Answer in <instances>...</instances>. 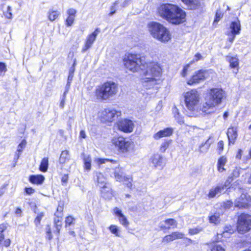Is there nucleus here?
I'll return each instance as SVG.
<instances>
[{
    "instance_id": "47",
    "label": "nucleus",
    "mask_w": 251,
    "mask_h": 251,
    "mask_svg": "<svg viewBox=\"0 0 251 251\" xmlns=\"http://www.w3.org/2000/svg\"><path fill=\"white\" fill-rule=\"evenodd\" d=\"M165 223L170 226H176L177 223L176 221L174 219H168L165 221Z\"/></svg>"
},
{
    "instance_id": "32",
    "label": "nucleus",
    "mask_w": 251,
    "mask_h": 251,
    "mask_svg": "<svg viewBox=\"0 0 251 251\" xmlns=\"http://www.w3.org/2000/svg\"><path fill=\"white\" fill-rule=\"evenodd\" d=\"M44 215L45 214L43 212H40L37 214L34 221V223L36 227H38L40 225L41 221Z\"/></svg>"
},
{
    "instance_id": "63",
    "label": "nucleus",
    "mask_w": 251,
    "mask_h": 251,
    "mask_svg": "<svg viewBox=\"0 0 251 251\" xmlns=\"http://www.w3.org/2000/svg\"><path fill=\"white\" fill-rule=\"evenodd\" d=\"M54 226L56 228V231L57 233L58 234H59L60 233V231L61 228L62 226L58 224L57 225H54Z\"/></svg>"
},
{
    "instance_id": "22",
    "label": "nucleus",
    "mask_w": 251,
    "mask_h": 251,
    "mask_svg": "<svg viewBox=\"0 0 251 251\" xmlns=\"http://www.w3.org/2000/svg\"><path fill=\"white\" fill-rule=\"evenodd\" d=\"M224 191L223 187L219 184L215 186H213L209 190L208 197L209 198H213L215 197L219 196Z\"/></svg>"
},
{
    "instance_id": "44",
    "label": "nucleus",
    "mask_w": 251,
    "mask_h": 251,
    "mask_svg": "<svg viewBox=\"0 0 251 251\" xmlns=\"http://www.w3.org/2000/svg\"><path fill=\"white\" fill-rule=\"evenodd\" d=\"M7 71L5 64L4 63L0 62V75L3 76Z\"/></svg>"
},
{
    "instance_id": "62",
    "label": "nucleus",
    "mask_w": 251,
    "mask_h": 251,
    "mask_svg": "<svg viewBox=\"0 0 251 251\" xmlns=\"http://www.w3.org/2000/svg\"><path fill=\"white\" fill-rule=\"evenodd\" d=\"M202 59V57L200 53H197L195 55V60L196 61H198V60Z\"/></svg>"
},
{
    "instance_id": "7",
    "label": "nucleus",
    "mask_w": 251,
    "mask_h": 251,
    "mask_svg": "<svg viewBox=\"0 0 251 251\" xmlns=\"http://www.w3.org/2000/svg\"><path fill=\"white\" fill-rule=\"evenodd\" d=\"M126 67L133 72H138L145 69L144 58L139 54H129L127 58L124 59Z\"/></svg>"
},
{
    "instance_id": "10",
    "label": "nucleus",
    "mask_w": 251,
    "mask_h": 251,
    "mask_svg": "<svg viewBox=\"0 0 251 251\" xmlns=\"http://www.w3.org/2000/svg\"><path fill=\"white\" fill-rule=\"evenodd\" d=\"M113 143L115 146L119 148L122 152L129 151L132 149L133 146V142L127 140L123 137H119L113 140Z\"/></svg>"
},
{
    "instance_id": "19",
    "label": "nucleus",
    "mask_w": 251,
    "mask_h": 251,
    "mask_svg": "<svg viewBox=\"0 0 251 251\" xmlns=\"http://www.w3.org/2000/svg\"><path fill=\"white\" fill-rule=\"evenodd\" d=\"M227 136L228 139L229 143L234 144L238 137L237 129L236 127H229L227 131Z\"/></svg>"
},
{
    "instance_id": "40",
    "label": "nucleus",
    "mask_w": 251,
    "mask_h": 251,
    "mask_svg": "<svg viewBox=\"0 0 251 251\" xmlns=\"http://www.w3.org/2000/svg\"><path fill=\"white\" fill-rule=\"evenodd\" d=\"M12 10L10 6H8L6 8V10L3 12L4 15L7 18L11 19L12 17V14L11 13Z\"/></svg>"
},
{
    "instance_id": "6",
    "label": "nucleus",
    "mask_w": 251,
    "mask_h": 251,
    "mask_svg": "<svg viewBox=\"0 0 251 251\" xmlns=\"http://www.w3.org/2000/svg\"><path fill=\"white\" fill-rule=\"evenodd\" d=\"M149 30L154 37L162 42H168L171 39V35L169 30L162 25L152 22L149 24Z\"/></svg>"
},
{
    "instance_id": "33",
    "label": "nucleus",
    "mask_w": 251,
    "mask_h": 251,
    "mask_svg": "<svg viewBox=\"0 0 251 251\" xmlns=\"http://www.w3.org/2000/svg\"><path fill=\"white\" fill-rule=\"evenodd\" d=\"M60 13L57 11H50L49 12V19L50 21H54L59 15Z\"/></svg>"
},
{
    "instance_id": "60",
    "label": "nucleus",
    "mask_w": 251,
    "mask_h": 251,
    "mask_svg": "<svg viewBox=\"0 0 251 251\" xmlns=\"http://www.w3.org/2000/svg\"><path fill=\"white\" fill-rule=\"evenodd\" d=\"M11 243V241L9 239H7L5 240H4L3 242V246L7 247L10 246Z\"/></svg>"
},
{
    "instance_id": "25",
    "label": "nucleus",
    "mask_w": 251,
    "mask_h": 251,
    "mask_svg": "<svg viewBox=\"0 0 251 251\" xmlns=\"http://www.w3.org/2000/svg\"><path fill=\"white\" fill-rule=\"evenodd\" d=\"M49 166V160L48 158L44 157L42 159L39 169L41 171L43 172H46L48 170Z\"/></svg>"
},
{
    "instance_id": "27",
    "label": "nucleus",
    "mask_w": 251,
    "mask_h": 251,
    "mask_svg": "<svg viewBox=\"0 0 251 251\" xmlns=\"http://www.w3.org/2000/svg\"><path fill=\"white\" fill-rule=\"evenodd\" d=\"M123 170L121 169L118 168L115 170L114 176L117 181H121L123 180Z\"/></svg>"
},
{
    "instance_id": "34",
    "label": "nucleus",
    "mask_w": 251,
    "mask_h": 251,
    "mask_svg": "<svg viewBox=\"0 0 251 251\" xmlns=\"http://www.w3.org/2000/svg\"><path fill=\"white\" fill-rule=\"evenodd\" d=\"M109 229L111 232L113 234L115 235L116 236L120 237V235L119 233V229L118 227L115 225H111Z\"/></svg>"
},
{
    "instance_id": "15",
    "label": "nucleus",
    "mask_w": 251,
    "mask_h": 251,
    "mask_svg": "<svg viewBox=\"0 0 251 251\" xmlns=\"http://www.w3.org/2000/svg\"><path fill=\"white\" fill-rule=\"evenodd\" d=\"M251 201V200L249 196L242 194L235 201L234 205L239 208H247L250 205Z\"/></svg>"
},
{
    "instance_id": "2",
    "label": "nucleus",
    "mask_w": 251,
    "mask_h": 251,
    "mask_svg": "<svg viewBox=\"0 0 251 251\" xmlns=\"http://www.w3.org/2000/svg\"><path fill=\"white\" fill-rule=\"evenodd\" d=\"M226 98L225 91L221 88H212L208 93L204 102L200 108V111L208 114L214 113L216 110V106L222 103Z\"/></svg>"
},
{
    "instance_id": "24",
    "label": "nucleus",
    "mask_w": 251,
    "mask_h": 251,
    "mask_svg": "<svg viewBox=\"0 0 251 251\" xmlns=\"http://www.w3.org/2000/svg\"><path fill=\"white\" fill-rule=\"evenodd\" d=\"M45 177L42 175H32L29 176V181L37 185L42 184L44 181Z\"/></svg>"
},
{
    "instance_id": "14",
    "label": "nucleus",
    "mask_w": 251,
    "mask_h": 251,
    "mask_svg": "<svg viewBox=\"0 0 251 251\" xmlns=\"http://www.w3.org/2000/svg\"><path fill=\"white\" fill-rule=\"evenodd\" d=\"M118 126L121 131L129 133L133 131L134 125L131 120L125 119L120 121L118 123Z\"/></svg>"
},
{
    "instance_id": "39",
    "label": "nucleus",
    "mask_w": 251,
    "mask_h": 251,
    "mask_svg": "<svg viewBox=\"0 0 251 251\" xmlns=\"http://www.w3.org/2000/svg\"><path fill=\"white\" fill-rule=\"evenodd\" d=\"M210 144L209 143V139H208L204 144H202L200 146V151L201 152L206 151L210 146Z\"/></svg>"
},
{
    "instance_id": "48",
    "label": "nucleus",
    "mask_w": 251,
    "mask_h": 251,
    "mask_svg": "<svg viewBox=\"0 0 251 251\" xmlns=\"http://www.w3.org/2000/svg\"><path fill=\"white\" fill-rule=\"evenodd\" d=\"M118 4V2L117 1H116L113 3V5H112L111 6V7H110L111 12L109 14V16H111L115 13L116 11V6Z\"/></svg>"
},
{
    "instance_id": "57",
    "label": "nucleus",
    "mask_w": 251,
    "mask_h": 251,
    "mask_svg": "<svg viewBox=\"0 0 251 251\" xmlns=\"http://www.w3.org/2000/svg\"><path fill=\"white\" fill-rule=\"evenodd\" d=\"M7 228V224H1L0 225V233H2L4 231H5Z\"/></svg>"
},
{
    "instance_id": "43",
    "label": "nucleus",
    "mask_w": 251,
    "mask_h": 251,
    "mask_svg": "<svg viewBox=\"0 0 251 251\" xmlns=\"http://www.w3.org/2000/svg\"><path fill=\"white\" fill-rule=\"evenodd\" d=\"M211 251H225V250L221 245L215 244L212 246Z\"/></svg>"
},
{
    "instance_id": "61",
    "label": "nucleus",
    "mask_w": 251,
    "mask_h": 251,
    "mask_svg": "<svg viewBox=\"0 0 251 251\" xmlns=\"http://www.w3.org/2000/svg\"><path fill=\"white\" fill-rule=\"evenodd\" d=\"M218 146L220 150L223 151L224 149V142L223 141H220L218 143Z\"/></svg>"
},
{
    "instance_id": "36",
    "label": "nucleus",
    "mask_w": 251,
    "mask_h": 251,
    "mask_svg": "<svg viewBox=\"0 0 251 251\" xmlns=\"http://www.w3.org/2000/svg\"><path fill=\"white\" fill-rule=\"evenodd\" d=\"M203 230L202 227L201 226H197L195 228H190L189 230V233L190 235H195L198 234Z\"/></svg>"
},
{
    "instance_id": "52",
    "label": "nucleus",
    "mask_w": 251,
    "mask_h": 251,
    "mask_svg": "<svg viewBox=\"0 0 251 251\" xmlns=\"http://www.w3.org/2000/svg\"><path fill=\"white\" fill-rule=\"evenodd\" d=\"M74 21V17L73 16H69L66 20V25L68 26L72 25L73 24Z\"/></svg>"
},
{
    "instance_id": "49",
    "label": "nucleus",
    "mask_w": 251,
    "mask_h": 251,
    "mask_svg": "<svg viewBox=\"0 0 251 251\" xmlns=\"http://www.w3.org/2000/svg\"><path fill=\"white\" fill-rule=\"evenodd\" d=\"M46 237L50 240L52 238L51 229L49 225H48L46 227Z\"/></svg>"
},
{
    "instance_id": "38",
    "label": "nucleus",
    "mask_w": 251,
    "mask_h": 251,
    "mask_svg": "<svg viewBox=\"0 0 251 251\" xmlns=\"http://www.w3.org/2000/svg\"><path fill=\"white\" fill-rule=\"evenodd\" d=\"M223 13L220 9H218L216 11L215 18L214 21V24L217 23L223 17Z\"/></svg>"
},
{
    "instance_id": "23",
    "label": "nucleus",
    "mask_w": 251,
    "mask_h": 251,
    "mask_svg": "<svg viewBox=\"0 0 251 251\" xmlns=\"http://www.w3.org/2000/svg\"><path fill=\"white\" fill-rule=\"evenodd\" d=\"M181 1L191 10L198 9L201 6L200 0H181Z\"/></svg>"
},
{
    "instance_id": "8",
    "label": "nucleus",
    "mask_w": 251,
    "mask_h": 251,
    "mask_svg": "<svg viewBox=\"0 0 251 251\" xmlns=\"http://www.w3.org/2000/svg\"><path fill=\"white\" fill-rule=\"evenodd\" d=\"M237 230L242 234L251 229V216L245 213L241 214L238 218Z\"/></svg>"
},
{
    "instance_id": "18",
    "label": "nucleus",
    "mask_w": 251,
    "mask_h": 251,
    "mask_svg": "<svg viewBox=\"0 0 251 251\" xmlns=\"http://www.w3.org/2000/svg\"><path fill=\"white\" fill-rule=\"evenodd\" d=\"M184 234L180 232H174L170 235L165 236L162 239V243L166 244L177 239H182Z\"/></svg>"
},
{
    "instance_id": "16",
    "label": "nucleus",
    "mask_w": 251,
    "mask_h": 251,
    "mask_svg": "<svg viewBox=\"0 0 251 251\" xmlns=\"http://www.w3.org/2000/svg\"><path fill=\"white\" fill-rule=\"evenodd\" d=\"M100 32V29L97 28L92 33L88 36L86 41L85 43V45L82 49V52H85L92 47L93 44L96 39L98 33Z\"/></svg>"
},
{
    "instance_id": "55",
    "label": "nucleus",
    "mask_w": 251,
    "mask_h": 251,
    "mask_svg": "<svg viewBox=\"0 0 251 251\" xmlns=\"http://www.w3.org/2000/svg\"><path fill=\"white\" fill-rule=\"evenodd\" d=\"M25 192L27 195H30L35 192V190L31 187L25 188Z\"/></svg>"
},
{
    "instance_id": "1",
    "label": "nucleus",
    "mask_w": 251,
    "mask_h": 251,
    "mask_svg": "<svg viewBox=\"0 0 251 251\" xmlns=\"http://www.w3.org/2000/svg\"><path fill=\"white\" fill-rule=\"evenodd\" d=\"M159 15L169 23L178 25L184 21L186 13L178 6L171 3L160 5L157 9Z\"/></svg>"
},
{
    "instance_id": "12",
    "label": "nucleus",
    "mask_w": 251,
    "mask_h": 251,
    "mask_svg": "<svg viewBox=\"0 0 251 251\" xmlns=\"http://www.w3.org/2000/svg\"><path fill=\"white\" fill-rule=\"evenodd\" d=\"M95 176L96 177V179L98 182V185L101 188V192L103 194V197H105L104 195L105 192H107L109 194L111 195V189L108 188L106 186V179L104 176L100 173L97 172L96 173Z\"/></svg>"
},
{
    "instance_id": "58",
    "label": "nucleus",
    "mask_w": 251,
    "mask_h": 251,
    "mask_svg": "<svg viewBox=\"0 0 251 251\" xmlns=\"http://www.w3.org/2000/svg\"><path fill=\"white\" fill-rule=\"evenodd\" d=\"M67 13L70 16L74 17L76 13V10L73 8H70L67 11Z\"/></svg>"
},
{
    "instance_id": "5",
    "label": "nucleus",
    "mask_w": 251,
    "mask_h": 251,
    "mask_svg": "<svg viewBox=\"0 0 251 251\" xmlns=\"http://www.w3.org/2000/svg\"><path fill=\"white\" fill-rule=\"evenodd\" d=\"M186 106L190 111L187 113L189 117H195L198 115V104L200 102V95L198 91L192 89L184 94Z\"/></svg>"
},
{
    "instance_id": "20",
    "label": "nucleus",
    "mask_w": 251,
    "mask_h": 251,
    "mask_svg": "<svg viewBox=\"0 0 251 251\" xmlns=\"http://www.w3.org/2000/svg\"><path fill=\"white\" fill-rule=\"evenodd\" d=\"M173 132V129L171 127H168L161 130L154 134L153 137L155 140L159 139L162 137H167L171 135Z\"/></svg>"
},
{
    "instance_id": "3",
    "label": "nucleus",
    "mask_w": 251,
    "mask_h": 251,
    "mask_svg": "<svg viewBox=\"0 0 251 251\" xmlns=\"http://www.w3.org/2000/svg\"><path fill=\"white\" fill-rule=\"evenodd\" d=\"M145 69L143 73L145 78L143 79L144 82L150 83L151 85H154L157 83V81L161 75L162 69L157 62H150L146 63L145 62Z\"/></svg>"
},
{
    "instance_id": "30",
    "label": "nucleus",
    "mask_w": 251,
    "mask_h": 251,
    "mask_svg": "<svg viewBox=\"0 0 251 251\" xmlns=\"http://www.w3.org/2000/svg\"><path fill=\"white\" fill-rule=\"evenodd\" d=\"M230 63V66L232 68H235L238 66V59L236 57H227Z\"/></svg>"
},
{
    "instance_id": "35",
    "label": "nucleus",
    "mask_w": 251,
    "mask_h": 251,
    "mask_svg": "<svg viewBox=\"0 0 251 251\" xmlns=\"http://www.w3.org/2000/svg\"><path fill=\"white\" fill-rule=\"evenodd\" d=\"M233 202L231 201H226L223 202L221 204V206L223 207L225 210H227L230 209L233 206Z\"/></svg>"
},
{
    "instance_id": "50",
    "label": "nucleus",
    "mask_w": 251,
    "mask_h": 251,
    "mask_svg": "<svg viewBox=\"0 0 251 251\" xmlns=\"http://www.w3.org/2000/svg\"><path fill=\"white\" fill-rule=\"evenodd\" d=\"M174 117L175 118L176 120L180 125H181L182 124L184 123L183 117L179 115V113H177V114H175Z\"/></svg>"
},
{
    "instance_id": "37",
    "label": "nucleus",
    "mask_w": 251,
    "mask_h": 251,
    "mask_svg": "<svg viewBox=\"0 0 251 251\" xmlns=\"http://www.w3.org/2000/svg\"><path fill=\"white\" fill-rule=\"evenodd\" d=\"M171 142V140H166L163 142L160 146V151L162 152H165L166 149L169 147Z\"/></svg>"
},
{
    "instance_id": "31",
    "label": "nucleus",
    "mask_w": 251,
    "mask_h": 251,
    "mask_svg": "<svg viewBox=\"0 0 251 251\" xmlns=\"http://www.w3.org/2000/svg\"><path fill=\"white\" fill-rule=\"evenodd\" d=\"M54 216L55 217L54 219V225H60L62 226V219L63 214L61 213H55Z\"/></svg>"
},
{
    "instance_id": "56",
    "label": "nucleus",
    "mask_w": 251,
    "mask_h": 251,
    "mask_svg": "<svg viewBox=\"0 0 251 251\" xmlns=\"http://www.w3.org/2000/svg\"><path fill=\"white\" fill-rule=\"evenodd\" d=\"M189 67H190L189 64H187L186 65H185L184 67L182 72V73H181L182 76H183V77L185 76V75H186L187 70H188V68H189Z\"/></svg>"
},
{
    "instance_id": "29",
    "label": "nucleus",
    "mask_w": 251,
    "mask_h": 251,
    "mask_svg": "<svg viewBox=\"0 0 251 251\" xmlns=\"http://www.w3.org/2000/svg\"><path fill=\"white\" fill-rule=\"evenodd\" d=\"M83 161L84 163V167L86 170L89 171L91 167V159L89 155L84 156Z\"/></svg>"
},
{
    "instance_id": "28",
    "label": "nucleus",
    "mask_w": 251,
    "mask_h": 251,
    "mask_svg": "<svg viewBox=\"0 0 251 251\" xmlns=\"http://www.w3.org/2000/svg\"><path fill=\"white\" fill-rule=\"evenodd\" d=\"M69 152L65 150L62 151L59 158V162L61 164L65 163L67 161L69 160Z\"/></svg>"
},
{
    "instance_id": "13",
    "label": "nucleus",
    "mask_w": 251,
    "mask_h": 251,
    "mask_svg": "<svg viewBox=\"0 0 251 251\" xmlns=\"http://www.w3.org/2000/svg\"><path fill=\"white\" fill-rule=\"evenodd\" d=\"M207 72L204 70H199L195 73L192 77L187 81V84L190 85L198 84L205 79Z\"/></svg>"
},
{
    "instance_id": "46",
    "label": "nucleus",
    "mask_w": 251,
    "mask_h": 251,
    "mask_svg": "<svg viewBox=\"0 0 251 251\" xmlns=\"http://www.w3.org/2000/svg\"><path fill=\"white\" fill-rule=\"evenodd\" d=\"M107 162H111V163H115L116 162V161L115 160H110V159H104V158H99L98 159V163H99V164H104V163H107Z\"/></svg>"
},
{
    "instance_id": "59",
    "label": "nucleus",
    "mask_w": 251,
    "mask_h": 251,
    "mask_svg": "<svg viewBox=\"0 0 251 251\" xmlns=\"http://www.w3.org/2000/svg\"><path fill=\"white\" fill-rule=\"evenodd\" d=\"M87 136L85 133V131L84 130H81L80 131L79 133V137L83 139H85Z\"/></svg>"
},
{
    "instance_id": "11",
    "label": "nucleus",
    "mask_w": 251,
    "mask_h": 251,
    "mask_svg": "<svg viewBox=\"0 0 251 251\" xmlns=\"http://www.w3.org/2000/svg\"><path fill=\"white\" fill-rule=\"evenodd\" d=\"M229 29L230 31L227 32V35L228 36V40L232 43L236 35L239 34L241 31L240 22L238 19L230 23Z\"/></svg>"
},
{
    "instance_id": "21",
    "label": "nucleus",
    "mask_w": 251,
    "mask_h": 251,
    "mask_svg": "<svg viewBox=\"0 0 251 251\" xmlns=\"http://www.w3.org/2000/svg\"><path fill=\"white\" fill-rule=\"evenodd\" d=\"M115 214L118 217L120 223L124 226L127 227L129 222L126 216L122 213V212L118 208L115 207L114 209Z\"/></svg>"
},
{
    "instance_id": "9",
    "label": "nucleus",
    "mask_w": 251,
    "mask_h": 251,
    "mask_svg": "<svg viewBox=\"0 0 251 251\" xmlns=\"http://www.w3.org/2000/svg\"><path fill=\"white\" fill-rule=\"evenodd\" d=\"M121 115L120 111L112 108H106L99 112V117L103 122H112Z\"/></svg>"
},
{
    "instance_id": "17",
    "label": "nucleus",
    "mask_w": 251,
    "mask_h": 251,
    "mask_svg": "<svg viewBox=\"0 0 251 251\" xmlns=\"http://www.w3.org/2000/svg\"><path fill=\"white\" fill-rule=\"evenodd\" d=\"M150 161L155 168H159L160 169H163L165 164L163 160V156L158 153L151 156L150 158Z\"/></svg>"
},
{
    "instance_id": "26",
    "label": "nucleus",
    "mask_w": 251,
    "mask_h": 251,
    "mask_svg": "<svg viewBox=\"0 0 251 251\" xmlns=\"http://www.w3.org/2000/svg\"><path fill=\"white\" fill-rule=\"evenodd\" d=\"M209 221L210 223L218 224L220 222L219 213H215L209 216Z\"/></svg>"
},
{
    "instance_id": "45",
    "label": "nucleus",
    "mask_w": 251,
    "mask_h": 251,
    "mask_svg": "<svg viewBox=\"0 0 251 251\" xmlns=\"http://www.w3.org/2000/svg\"><path fill=\"white\" fill-rule=\"evenodd\" d=\"M26 144V142L25 140H23L21 143L18 145L17 151L19 152H22L23 151V149L25 148Z\"/></svg>"
},
{
    "instance_id": "64",
    "label": "nucleus",
    "mask_w": 251,
    "mask_h": 251,
    "mask_svg": "<svg viewBox=\"0 0 251 251\" xmlns=\"http://www.w3.org/2000/svg\"><path fill=\"white\" fill-rule=\"evenodd\" d=\"M243 151L241 149H239L238 150L237 154L236 155V158L240 159L241 158L242 154Z\"/></svg>"
},
{
    "instance_id": "42",
    "label": "nucleus",
    "mask_w": 251,
    "mask_h": 251,
    "mask_svg": "<svg viewBox=\"0 0 251 251\" xmlns=\"http://www.w3.org/2000/svg\"><path fill=\"white\" fill-rule=\"evenodd\" d=\"M241 169H239L237 168H236L232 172L231 175L229 176V179L232 178V180H233V178L234 177H237L240 175V170Z\"/></svg>"
},
{
    "instance_id": "51",
    "label": "nucleus",
    "mask_w": 251,
    "mask_h": 251,
    "mask_svg": "<svg viewBox=\"0 0 251 251\" xmlns=\"http://www.w3.org/2000/svg\"><path fill=\"white\" fill-rule=\"evenodd\" d=\"M226 162V159L224 156L221 157L218 161V165L222 166H224Z\"/></svg>"
},
{
    "instance_id": "41",
    "label": "nucleus",
    "mask_w": 251,
    "mask_h": 251,
    "mask_svg": "<svg viewBox=\"0 0 251 251\" xmlns=\"http://www.w3.org/2000/svg\"><path fill=\"white\" fill-rule=\"evenodd\" d=\"M75 219L71 216H69L66 218L65 219V226H71L74 224Z\"/></svg>"
},
{
    "instance_id": "4",
    "label": "nucleus",
    "mask_w": 251,
    "mask_h": 251,
    "mask_svg": "<svg viewBox=\"0 0 251 251\" xmlns=\"http://www.w3.org/2000/svg\"><path fill=\"white\" fill-rule=\"evenodd\" d=\"M117 85L114 82L107 81L98 86L95 91L97 99L100 101H105L115 96L118 92Z\"/></svg>"
},
{
    "instance_id": "53",
    "label": "nucleus",
    "mask_w": 251,
    "mask_h": 251,
    "mask_svg": "<svg viewBox=\"0 0 251 251\" xmlns=\"http://www.w3.org/2000/svg\"><path fill=\"white\" fill-rule=\"evenodd\" d=\"M230 179H228L226 181V182L223 184H220L221 186H222L223 187V190L226 189L227 187H229L231 181L232 180V179L230 181Z\"/></svg>"
},
{
    "instance_id": "54",
    "label": "nucleus",
    "mask_w": 251,
    "mask_h": 251,
    "mask_svg": "<svg viewBox=\"0 0 251 251\" xmlns=\"http://www.w3.org/2000/svg\"><path fill=\"white\" fill-rule=\"evenodd\" d=\"M76 65V59H75L74 61L73 64L72 66L69 69V74L72 75L74 76V74L75 71V66Z\"/></svg>"
}]
</instances>
